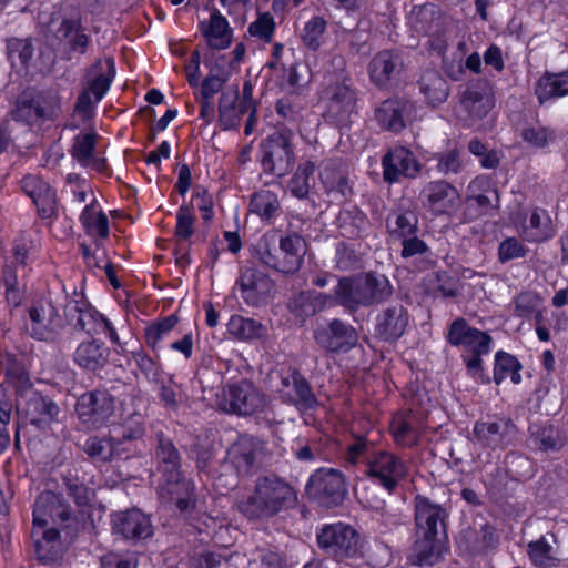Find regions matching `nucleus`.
<instances>
[{
	"label": "nucleus",
	"instance_id": "nucleus-11",
	"mask_svg": "<svg viewBox=\"0 0 568 568\" xmlns=\"http://www.w3.org/2000/svg\"><path fill=\"white\" fill-rule=\"evenodd\" d=\"M305 490L311 499L326 508L342 504L347 494L343 474L333 468H320L314 471Z\"/></svg>",
	"mask_w": 568,
	"mask_h": 568
},
{
	"label": "nucleus",
	"instance_id": "nucleus-4",
	"mask_svg": "<svg viewBox=\"0 0 568 568\" xmlns=\"http://www.w3.org/2000/svg\"><path fill=\"white\" fill-rule=\"evenodd\" d=\"M154 456L162 479L159 496L165 503H174L181 513H189L195 507L194 485L182 471V458L173 440L163 433L156 434Z\"/></svg>",
	"mask_w": 568,
	"mask_h": 568
},
{
	"label": "nucleus",
	"instance_id": "nucleus-27",
	"mask_svg": "<svg viewBox=\"0 0 568 568\" xmlns=\"http://www.w3.org/2000/svg\"><path fill=\"white\" fill-rule=\"evenodd\" d=\"M21 189L37 206L41 219H51L57 213V200L53 189L37 175H26L21 182Z\"/></svg>",
	"mask_w": 568,
	"mask_h": 568
},
{
	"label": "nucleus",
	"instance_id": "nucleus-36",
	"mask_svg": "<svg viewBox=\"0 0 568 568\" xmlns=\"http://www.w3.org/2000/svg\"><path fill=\"white\" fill-rule=\"evenodd\" d=\"M336 224L339 234L351 240L365 237L371 226L367 215L357 206L341 210Z\"/></svg>",
	"mask_w": 568,
	"mask_h": 568
},
{
	"label": "nucleus",
	"instance_id": "nucleus-25",
	"mask_svg": "<svg viewBox=\"0 0 568 568\" xmlns=\"http://www.w3.org/2000/svg\"><path fill=\"white\" fill-rule=\"evenodd\" d=\"M281 384L285 388L281 395L285 403L302 410L314 409L318 405L310 382L298 369H291L286 376L282 377Z\"/></svg>",
	"mask_w": 568,
	"mask_h": 568
},
{
	"label": "nucleus",
	"instance_id": "nucleus-14",
	"mask_svg": "<svg viewBox=\"0 0 568 568\" xmlns=\"http://www.w3.org/2000/svg\"><path fill=\"white\" fill-rule=\"evenodd\" d=\"M266 397L247 379L227 385L224 390L221 408L231 414L250 416L264 409Z\"/></svg>",
	"mask_w": 568,
	"mask_h": 568
},
{
	"label": "nucleus",
	"instance_id": "nucleus-31",
	"mask_svg": "<svg viewBox=\"0 0 568 568\" xmlns=\"http://www.w3.org/2000/svg\"><path fill=\"white\" fill-rule=\"evenodd\" d=\"M109 357L110 349L103 342L94 338L81 342L73 353L74 364L91 373L103 369L109 363Z\"/></svg>",
	"mask_w": 568,
	"mask_h": 568
},
{
	"label": "nucleus",
	"instance_id": "nucleus-17",
	"mask_svg": "<svg viewBox=\"0 0 568 568\" xmlns=\"http://www.w3.org/2000/svg\"><path fill=\"white\" fill-rule=\"evenodd\" d=\"M374 118L382 130L400 133L415 118V104L404 98L393 97L378 104Z\"/></svg>",
	"mask_w": 568,
	"mask_h": 568
},
{
	"label": "nucleus",
	"instance_id": "nucleus-33",
	"mask_svg": "<svg viewBox=\"0 0 568 568\" xmlns=\"http://www.w3.org/2000/svg\"><path fill=\"white\" fill-rule=\"evenodd\" d=\"M71 514L70 507L63 503L60 495L44 491L36 499L33 523L36 525H48V518L64 523L71 518Z\"/></svg>",
	"mask_w": 568,
	"mask_h": 568
},
{
	"label": "nucleus",
	"instance_id": "nucleus-9",
	"mask_svg": "<svg viewBox=\"0 0 568 568\" xmlns=\"http://www.w3.org/2000/svg\"><path fill=\"white\" fill-rule=\"evenodd\" d=\"M114 75L115 67L113 59L108 58L105 61L98 59L92 63L87 70L83 90L78 95L74 111L83 118H90L95 105L106 94Z\"/></svg>",
	"mask_w": 568,
	"mask_h": 568
},
{
	"label": "nucleus",
	"instance_id": "nucleus-47",
	"mask_svg": "<svg viewBox=\"0 0 568 568\" xmlns=\"http://www.w3.org/2000/svg\"><path fill=\"white\" fill-rule=\"evenodd\" d=\"M520 369L521 364L514 355L504 351H498L495 354L494 382L497 385L501 384L508 376L514 384H519L521 381Z\"/></svg>",
	"mask_w": 568,
	"mask_h": 568
},
{
	"label": "nucleus",
	"instance_id": "nucleus-59",
	"mask_svg": "<svg viewBox=\"0 0 568 568\" xmlns=\"http://www.w3.org/2000/svg\"><path fill=\"white\" fill-rule=\"evenodd\" d=\"M326 30V21L322 17H313L304 26L302 41L310 50L316 51L321 47V38Z\"/></svg>",
	"mask_w": 568,
	"mask_h": 568
},
{
	"label": "nucleus",
	"instance_id": "nucleus-24",
	"mask_svg": "<svg viewBox=\"0 0 568 568\" xmlns=\"http://www.w3.org/2000/svg\"><path fill=\"white\" fill-rule=\"evenodd\" d=\"M409 324V314L403 304L396 303L383 308L375 318V335L383 342L399 339Z\"/></svg>",
	"mask_w": 568,
	"mask_h": 568
},
{
	"label": "nucleus",
	"instance_id": "nucleus-19",
	"mask_svg": "<svg viewBox=\"0 0 568 568\" xmlns=\"http://www.w3.org/2000/svg\"><path fill=\"white\" fill-rule=\"evenodd\" d=\"M516 425L507 417H495L478 420L474 424L475 443L484 448L497 449L507 447L516 435Z\"/></svg>",
	"mask_w": 568,
	"mask_h": 568
},
{
	"label": "nucleus",
	"instance_id": "nucleus-62",
	"mask_svg": "<svg viewBox=\"0 0 568 568\" xmlns=\"http://www.w3.org/2000/svg\"><path fill=\"white\" fill-rule=\"evenodd\" d=\"M229 559L215 551L194 552L190 558V565L194 568H226Z\"/></svg>",
	"mask_w": 568,
	"mask_h": 568
},
{
	"label": "nucleus",
	"instance_id": "nucleus-55",
	"mask_svg": "<svg viewBox=\"0 0 568 568\" xmlns=\"http://www.w3.org/2000/svg\"><path fill=\"white\" fill-rule=\"evenodd\" d=\"M114 433L139 446V443L143 440L145 435L144 416L140 413L131 414L118 428L114 429Z\"/></svg>",
	"mask_w": 568,
	"mask_h": 568
},
{
	"label": "nucleus",
	"instance_id": "nucleus-57",
	"mask_svg": "<svg viewBox=\"0 0 568 568\" xmlns=\"http://www.w3.org/2000/svg\"><path fill=\"white\" fill-rule=\"evenodd\" d=\"M63 484L68 496L71 497L79 507L89 506L94 498V490L71 474L63 476Z\"/></svg>",
	"mask_w": 568,
	"mask_h": 568
},
{
	"label": "nucleus",
	"instance_id": "nucleus-5",
	"mask_svg": "<svg viewBox=\"0 0 568 568\" xmlns=\"http://www.w3.org/2000/svg\"><path fill=\"white\" fill-rule=\"evenodd\" d=\"M446 339L452 346L462 347L466 352L462 358L467 374L477 383L489 384L490 377L484 372L481 356L490 352L491 336L458 317L450 323Z\"/></svg>",
	"mask_w": 568,
	"mask_h": 568
},
{
	"label": "nucleus",
	"instance_id": "nucleus-23",
	"mask_svg": "<svg viewBox=\"0 0 568 568\" xmlns=\"http://www.w3.org/2000/svg\"><path fill=\"white\" fill-rule=\"evenodd\" d=\"M264 445L256 437L241 435L227 449V462L239 476H246L258 467Z\"/></svg>",
	"mask_w": 568,
	"mask_h": 568
},
{
	"label": "nucleus",
	"instance_id": "nucleus-34",
	"mask_svg": "<svg viewBox=\"0 0 568 568\" xmlns=\"http://www.w3.org/2000/svg\"><path fill=\"white\" fill-rule=\"evenodd\" d=\"M60 413L58 404L49 396H44L39 392H33L29 396L24 416L29 423L39 429L49 426Z\"/></svg>",
	"mask_w": 568,
	"mask_h": 568
},
{
	"label": "nucleus",
	"instance_id": "nucleus-54",
	"mask_svg": "<svg viewBox=\"0 0 568 568\" xmlns=\"http://www.w3.org/2000/svg\"><path fill=\"white\" fill-rule=\"evenodd\" d=\"M178 322L179 317L175 314H171L158 322L149 324L144 329L146 345L155 351L161 341L169 335Z\"/></svg>",
	"mask_w": 568,
	"mask_h": 568
},
{
	"label": "nucleus",
	"instance_id": "nucleus-8",
	"mask_svg": "<svg viewBox=\"0 0 568 568\" xmlns=\"http://www.w3.org/2000/svg\"><path fill=\"white\" fill-rule=\"evenodd\" d=\"M61 113V99L54 91H23L16 101L12 116L29 125L54 121Z\"/></svg>",
	"mask_w": 568,
	"mask_h": 568
},
{
	"label": "nucleus",
	"instance_id": "nucleus-49",
	"mask_svg": "<svg viewBox=\"0 0 568 568\" xmlns=\"http://www.w3.org/2000/svg\"><path fill=\"white\" fill-rule=\"evenodd\" d=\"M210 47L214 49H225L231 43L227 20L217 11L211 13L207 28L204 30Z\"/></svg>",
	"mask_w": 568,
	"mask_h": 568
},
{
	"label": "nucleus",
	"instance_id": "nucleus-50",
	"mask_svg": "<svg viewBox=\"0 0 568 568\" xmlns=\"http://www.w3.org/2000/svg\"><path fill=\"white\" fill-rule=\"evenodd\" d=\"M80 221L90 236L105 239L109 235V220L105 213L95 211L93 204L87 205L80 215Z\"/></svg>",
	"mask_w": 568,
	"mask_h": 568
},
{
	"label": "nucleus",
	"instance_id": "nucleus-56",
	"mask_svg": "<svg viewBox=\"0 0 568 568\" xmlns=\"http://www.w3.org/2000/svg\"><path fill=\"white\" fill-rule=\"evenodd\" d=\"M462 104L470 115L479 119L485 116L491 108L489 98L475 88L464 91Z\"/></svg>",
	"mask_w": 568,
	"mask_h": 568
},
{
	"label": "nucleus",
	"instance_id": "nucleus-28",
	"mask_svg": "<svg viewBox=\"0 0 568 568\" xmlns=\"http://www.w3.org/2000/svg\"><path fill=\"white\" fill-rule=\"evenodd\" d=\"M332 297L333 305H341L351 313L357 312L361 307H367L363 275L341 277L334 287V295Z\"/></svg>",
	"mask_w": 568,
	"mask_h": 568
},
{
	"label": "nucleus",
	"instance_id": "nucleus-43",
	"mask_svg": "<svg viewBox=\"0 0 568 568\" xmlns=\"http://www.w3.org/2000/svg\"><path fill=\"white\" fill-rule=\"evenodd\" d=\"M237 90L223 92L219 104V122L223 130H231L239 125L241 116L247 111H242V105L237 103Z\"/></svg>",
	"mask_w": 568,
	"mask_h": 568
},
{
	"label": "nucleus",
	"instance_id": "nucleus-42",
	"mask_svg": "<svg viewBox=\"0 0 568 568\" xmlns=\"http://www.w3.org/2000/svg\"><path fill=\"white\" fill-rule=\"evenodd\" d=\"M535 93L540 103L568 94V71L546 72L536 83Z\"/></svg>",
	"mask_w": 568,
	"mask_h": 568
},
{
	"label": "nucleus",
	"instance_id": "nucleus-35",
	"mask_svg": "<svg viewBox=\"0 0 568 568\" xmlns=\"http://www.w3.org/2000/svg\"><path fill=\"white\" fill-rule=\"evenodd\" d=\"M328 306H333V297L316 291H301L288 302L290 312L302 322Z\"/></svg>",
	"mask_w": 568,
	"mask_h": 568
},
{
	"label": "nucleus",
	"instance_id": "nucleus-40",
	"mask_svg": "<svg viewBox=\"0 0 568 568\" xmlns=\"http://www.w3.org/2000/svg\"><path fill=\"white\" fill-rule=\"evenodd\" d=\"M367 307L382 304L393 294L388 278L376 272L362 273Z\"/></svg>",
	"mask_w": 568,
	"mask_h": 568
},
{
	"label": "nucleus",
	"instance_id": "nucleus-53",
	"mask_svg": "<svg viewBox=\"0 0 568 568\" xmlns=\"http://www.w3.org/2000/svg\"><path fill=\"white\" fill-rule=\"evenodd\" d=\"M97 139L98 134L95 132L80 133L73 139L70 153L81 166H89L95 150Z\"/></svg>",
	"mask_w": 568,
	"mask_h": 568
},
{
	"label": "nucleus",
	"instance_id": "nucleus-30",
	"mask_svg": "<svg viewBox=\"0 0 568 568\" xmlns=\"http://www.w3.org/2000/svg\"><path fill=\"white\" fill-rule=\"evenodd\" d=\"M457 190L447 181H432L420 192L423 204L436 213L452 210L458 200Z\"/></svg>",
	"mask_w": 568,
	"mask_h": 568
},
{
	"label": "nucleus",
	"instance_id": "nucleus-12",
	"mask_svg": "<svg viewBox=\"0 0 568 568\" xmlns=\"http://www.w3.org/2000/svg\"><path fill=\"white\" fill-rule=\"evenodd\" d=\"M64 327L58 308L49 300H39L29 308L27 333L34 339L58 343Z\"/></svg>",
	"mask_w": 568,
	"mask_h": 568
},
{
	"label": "nucleus",
	"instance_id": "nucleus-1",
	"mask_svg": "<svg viewBox=\"0 0 568 568\" xmlns=\"http://www.w3.org/2000/svg\"><path fill=\"white\" fill-rule=\"evenodd\" d=\"M343 458L346 466L362 469L366 477L388 493H393L408 473L400 457L378 448L367 435H352Z\"/></svg>",
	"mask_w": 568,
	"mask_h": 568
},
{
	"label": "nucleus",
	"instance_id": "nucleus-16",
	"mask_svg": "<svg viewBox=\"0 0 568 568\" xmlns=\"http://www.w3.org/2000/svg\"><path fill=\"white\" fill-rule=\"evenodd\" d=\"M79 419L91 428L101 427L114 412V398L105 389L81 395L75 405Z\"/></svg>",
	"mask_w": 568,
	"mask_h": 568
},
{
	"label": "nucleus",
	"instance_id": "nucleus-37",
	"mask_svg": "<svg viewBox=\"0 0 568 568\" xmlns=\"http://www.w3.org/2000/svg\"><path fill=\"white\" fill-rule=\"evenodd\" d=\"M418 88L428 105L444 103L449 95V87L445 78L436 70H426L418 80Z\"/></svg>",
	"mask_w": 568,
	"mask_h": 568
},
{
	"label": "nucleus",
	"instance_id": "nucleus-32",
	"mask_svg": "<svg viewBox=\"0 0 568 568\" xmlns=\"http://www.w3.org/2000/svg\"><path fill=\"white\" fill-rule=\"evenodd\" d=\"M278 251L283 257H280V272L284 274H295L302 266L306 253V242L296 232H287L278 240Z\"/></svg>",
	"mask_w": 568,
	"mask_h": 568
},
{
	"label": "nucleus",
	"instance_id": "nucleus-10",
	"mask_svg": "<svg viewBox=\"0 0 568 568\" xmlns=\"http://www.w3.org/2000/svg\"><path fill=\"white\" fill-rule=\"evenodd\" d=\"M49 31L60 45L63 59L70 61L75 55L88 52L91 38L79 14L53 16L49 22Z\"/></svg>",
	"mask_w": 568,
	"mask_h": 568
},
{
	"label": "nucleus",
	"instance_id": "nucleus-38",
	"mask_svg": "<svg viewBox=\"0 0 568 568\" xmlns=\"http://www.w3.org/2000/svg\"><path fill=\"white\" fill-rule=\"evenodd\" d=\"M529 433L534 448L542 453L559 452L566 444L562 432L550 424L531 425Z\"/></svg>",
	"mask_w": 568,
	"mask_h": 568
},
{
	"label": "nucleus",
	"instance_id": "nucleus-18",
	"mask_svg": "<svg viewBox=\"0 0 568 568\" xmlns=\"http://www.w3.org/2000/svg\"><path fill=\"white\" fill-rule=\"evenodd\" d=\"M382 168L384 181L393 184L402 179H415L422 170V163L409 149L394 146L383 155Z\"/></svg>",
	"mask_w": 568,
	"mask_h": 568
},
{
	"label": "nucleus",
	"instance_id": "nucleus-13",
	"mask_svg": "<svg viewBox=\"0 0 568 568\" xmlns=\"http://www.w3.org/2000/svg\"><path fill=\"white\" fill-rule=\"evenodd\" d=\"M64 316L75 331L85 332L90 336L105 334L112 343H119L112 323L84 300L69 301L64 306Z\"/></svg>",
	"mask_w": 568,
	"mask_h": 568
},
{
	"label": "nucleus",
	"instance_id": "nucleus-44",
	"mask_svg": "<svg viewBox=\"0 0 568 568\" xmlns=\"http://www.w3.org/2000/svg\"><path fill=\"white\" fill-rule=\"evenodd\" d=\"M227 331L241 341L257 339L267 334V328L261 322L241 315L231 316L227 323Z\"/></svg>",
	"mask_w": 568,
	"mask_h": 568
},
{
	"label": "nucleus",
	"instance_id": "nucleus-51",
	"mask_svg": "<svg viewBox=\"0 0 568 568\" xmlns=\"http://www.w3.org/2000/svg\"><path fill=\"white\" fill-rule=\"evenodd\" d=\"M499 195L496 187H489L483 194L470 195L466 200V207L470 217L475 219L498 207Z\"/></svg>",
	"mask_w": 568,
	"mask_h": 568
},
{
	"label": "nucleus",
	"instance_id": "nucleus-64",
	"mask_svg": "<svg viewBox=\"0 0 568 568\" xmlns=\"http://www.w3.org/2000/svg\"><path fill=\"white\" fill-rule=\"evenodd\" d=\"M275 30V22L270 13L261 14L254 22L248 27V32L252 37L260 38L265 42H271Z\"/></svg>",
	"mask_w": 568,
	"mask_h": 568
},
{
	"label": "nucleus",
	"instance_id": "nucleus-2",
	"mask_svg": "<svg viewBox=\"0 0 568 568\" xmlns=\"http://www.w3.org/2000/svg\"><path fill=\"white\" fill-rule=\"evenodd\" d=\"M416 540L410 561L417 566H433L442 554V539H445L447 511L439 504L424 496L415 497Z\"/></svg>",
	"mask_w": 568,
	"mask_h": 568
},
{
	"label": "nucleus",
	"instance_id": "nucleus-39",
	"mask_svg": "<svg viewBox=\"0 0 568 568\" xmlns=\"http://www.w3.org/2000/svg\"><path fill=\"white\" fill-rule=\"evenodd\" d=\"M33 44L30 38H10L7 40L6 55L17 73H27L33 57Z\"/></svg>",
	"mask_w": 568,
	"mask_h": 568
},
{
	"label": "nucleus",
	"instance_id": "nucleus-52",
	"mask_svg": "<svg viewBox=\"0 0 568 568\" xmlns=\"http://www.w3.org/2000/svg\"><path fill=\"white\" fill-rule=\"evenodd\" d=\"M528 555L531 561L539 567L549 568L557 566L559 559L556 556L554 547L546 537L528 544Z\"/></svg>",
	"mask_w": 568,
	"mask_h": 568
},
{
	"label": "nucleus",
	"instance_id": "nucleus-48",
	"mask_svg": "<svg viewBox=\"0 0 568 568\" xmlns=\"http://www.w3.org/2000/svg\"><path fill=\"white\" fill-rule=\"evenodd\" d=\"M277 253L278 240L273 233L263 234L254 246V256L265 266L280 272L281 261Z\"/></svg>",
	"mask_w": 568,
	"mask_h": 568
},
{
	"label": "nucleus",
	"instance_id": "nucleus-15",
	"mask_svg": "<svg viewBox=\"0 0 568 568\" xmlns=\"http://www.w3.org/2000/svg\"><path fill=\"white\" fill-rule=\"evenodd\" d=\"M327 100V112L339 123H345L355 111L356 93L352 79L341 74L335 80L329 78L323 91Z\"/></svg>",
	"mask_w": 568,
	"mask_h": 568
},
{
	"label": "nucleus",
	"instance_id": "nucleus-7",
	"mask_svg": "<svg viewBox=\"0 0 568 568\" xmlns=\"http://www.w3.org/2000/svg\"><path fill=\"white\" fill-rule=\"evenodd\" d=\"M294 133L283 128L264 138L258 145L263 171L276 178L285 176L295 164Z\"/></svg>",
	"mask_w": 568,
	"mask_h": 568
},
{
	"label": "nucleus",
	"instance_id": "nucleus-21",
	"mask_svg": "<svg viewBox=\"0 0 568 568\" xmlns=\"http://www.w3.org/2000/svg\"><path fill=\"white\" fill-rule=\"evenodd\" d=\"M315 342L331 353L348 352L358 341L356 329L338 320H332L326 326H320L314 331Z\"/></svg>",
	"mask_w": 568,
	"mask_h": 568
},
{
	"label": "nucleus",
	"instance_id": "nucleus-3",
	"mask_svg": "<svg viewBox=\"0 0 568 568\" xmlns=\"http://www.w3.org/2000/svg\"><path fill=\"white\" fill-rule=\"evenodd\" d=\"M297 494L293 486L276 475L261 476L253 490L237 501V510L251 521H267L293 508Z\"/></svg>",
	"mask_w": 568,
	"mask_h": 568
},
{
	"label": "nucleus",
	"instance_id": "nucleus-29",
	"mask_svg": "<svg viewBox=\"0 0 568 568\" xmlns=\"http://www.w3.org/2000/svg\"><path fill=\"white\" fill-rule=\"evenodd\" d=\"M45 526L33 523L32 539L38 561L42 565H50L62 558V545L60 531L55 528L45 529Z\"/></svg>",
	"mask_w": 568,
	"mask_h": 568
},
{
	"label": "nucleus",
	"instance_id": "nucleus-58",
	"mask_svg": "<svg viewBox=\"0 0 568 568\" xmlns=\"http://www.w3.org/2000/svg\"><path fill=\"white\" fill-rule=\"evenodd\" d=\"M83 450L93 459L102 463L113 462L111 438L91 436L83 444Z\"/></svg>",
	"mask_w": 568,
	"mask_h": 568
},
{
	"label": "nucleus",
	"instance_id": "nucleus-61",
	"mask_svg": "<svg viewBox=\"0 0 568 568\" xmlns=\"http://www.w3.org/2000/svg\"><path fill=\"white\" fill-rule=\"evenodd\" d=\"M437 171L446 176L458 174L464 169V162L460 159L459 151L453 149L437 155Z\"/></svg>",
	"mask_w": 568,
	"mask_h": 568
},
{
	"label": "nucleus",
	"instance_id": "nucleus-6",
	"mask_svg": "<svg viewBox=\"0 0 568 568\" xmlns=\"http://www.w3.org/2000/svg\"><path fill=\"white\" fill-rule=\"evenodd\" d=\"M316 541L320 550L336 562L364 556L361 535L349 524L338 521L323 525L317 529Z\"/></svg>",
	"mask_w": 568,
	"mask_h": 568
},
{
	"label": "nucleus",
	"instance_id": "nucleus-60",
	"mask_svg": "<svg viewBox=\"0 0 568 568\" xmlns=\"http://www.w3.org/2000/svg\"><path fill=\"white\" fill-rule=\"evenodd\" d=\"M541 305L542 300L538 294L531 291L521 292L514 300L515 315L523 318H531Z\"/></svg>",
	"mask_w": 568,
	"mask_h": 568
},
{
	"label": "nucleus",
	"instance_id": "nucleus-46",
	"mask_svg": "<svg viewBox=\"0 0 568 568\" xmlns=\"http://www.w3.org/2000/svg\"><path fill=\"white\" fill-rule=\"evenodd\" d=\"M281 210L278 196L270 190H260L251 196L250 212L263 221L274 219Z\"/></svg>",
	"mask_w": 568,
	"mask_h": 568
},
{
	"label": "nucleus",
	"instance_id": "nucleus-41",
	"mask_svg": "<svg viewBox=\"0 0 568 568\" xmlns=\"http://www.w3.org/2000/svg\"><path fill=\"white\" fill-rule=\"evenodd\" d=\"M386 227L392 239L404 240L418 232V216L414 211H393L386 219Z\"/></svg>",
	"mask_w": 568,
	"mask_h": 568
},
{
	"label": "nucleus",
	"instance_id": "nucleus-63",
	"mask_svg": "<svg viewBox=\"0 0 568 568\" xmlns=\"http://www.w3.org/2000/svg\"><path fill=\"white\" fill-rule=\"evenodd\" d=\"M521 138L534 148H544L555 139V134L544 126H528L523 129Z\"/></svg>",
	"mask_w": 568,
	"mask_h": 568
},
{
	"label": "nucleus",
	"instance_id": "nucleus-45",
	"mask_svg": "<svg viewBox=\"0 0 568 568\" xmlns=\"http://www.w3.org/2000/svg\"><path fill=\"white\" fill-rule=\"evenodd\" d=\"M315 164L311 161L301 163L288 181V190L293 196L304 200L315 185Z\"/></svg>",
	"mask_w": 568,
	"mask_h": 568
},
{
	"label": "nucleus",
	"instance_id": "nucleus-26",
	"mask_svg": "<svg viewBox=\"0 0 568 568\" xmlns=\"http://www.w3.org/2000/svg\"><path fill=\"white\" fill-rule=\"evenodd\" d=\"M404 70L402 54L397 50L377 52L368 64L371 81L378 88L386 89Z\"/></svg>",
	"mask_w": 568,
	"mask_h": 568
},
{
	"label": "nucleus",
	"instance_id": "nucleus-22",
	"mask_svg": "<svg viewBox=\"0 0 568 568\" xmlns=\"http://www.w3.org/2000/svg\"><path fill=\"white\" fill-rule=\"evenodd\" d=\"M111 524L112 531L126 540L136 542L153 536L150 517L136 508L112 514Z\"/></svg>",
	"mask_w": 568,
	"mask_h": 568
},
{
	"label": "nucleus",
	"instance_id": "nucleus-20",
	"mask_svg": "<svg viewBox=\"0 0 568 568\" xmlns=\"http://www.w3.org/2000/svg\"><path fill=\"white\" fill-rule=\"evenodd\" d=\"M243 301L254 307L263 306L271 300L275 284L273 280L256 267H245L236 281Z\"/></svg>",
	"mask_w": 568,
	"mask_h": 568
}]
</instances>
